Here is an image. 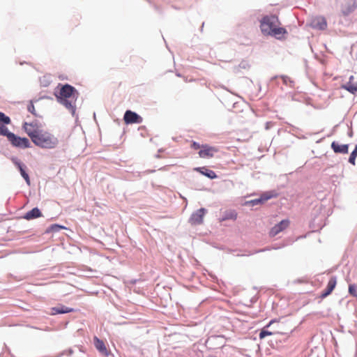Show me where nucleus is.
I'll return each mask as SVG.
<instances>
[{
    "label": "nucleus",
    "instance_id": "nucleus-23",
    "mask_svg": "<svg viewBox=\"0 0 357 357\" xmlns=\"http://www.w3.org/2000/svg\"><path fill=\"white\" fill-rule=\"evenodd\" d=\"M349 293L354 297L357 298V287L354 284H349Z\"/></svg>",
    "mask_w": 357,
    "mask_h": 357
},
{
    "label": "nucleus",
    "instance_id": "nucleus-11",
    "mask_svg": "<svg viewBox=\"0 0 357 357\" xmlns=\"http://www.w3.org/2000/svg\"><path fill=\"white\" fill-rule=\"evenodd\" d=\"M336 284H337V280H336L335 277H332L331 278H330V280L328 282L326 289L321 293L320 297L321 298H324L326 296H328V295H330L332 293V291H333V289H335Z\"/></svg>",
    "mask_w": 357,
    "mask_h": 357
},
{
    "label": "nucleus",
    "instance_id": "nucleus-22",
    "mask_svg": "<svg viewBox=\"0 0 357 357\" xmlns=\"http://www.w3.org/2000/svg\"><path fill=\"white\" fill-rule=\"evenodd\" d=\"M356 157H357V145L355 146L354 150L351 152V153L349 156V162L351 165H354Z\"/></svg>",
    "mask_w": 357,
    "mask_h": 357
},
{
    "label": "nucleus",
    "instance_id": "nucleus-28",
    "mask_svg": "<svg viewBox=\"0 0 357 357\" xmlns=\"http://www.w3.org/2000/svg\"><path fill=\"white\" fill-rule=\"evenodd\" d=\"M54 228H60V227L57 225H55L52 226V229H54Z\"/></svg>",
    "mask_w": 357,
    "mask_h": 357
},
{
    "label": "nucleus",
    "instance_id": "nucleus-5",
    "mask_svg": "<svg viewBox=\"0 0 357 357\" xmlns=\"http://www.w3.org/2000/svg\"><path fill=\"white\" fill-rule=\"evenodd\" d=\"M290 225V220L284 219L281 220L279 223L274 225L269 231L268 234L271 237L277 236L280 232L287 229Z\"/></svg>",
    "mask_w": 357,
    "mask_h": 357
},
{
    "label": "nucleus",
    "instance_id": "nucleus-12",
    "mask_svg": "<svg viewBox=\"0 0 357 357\" xmlns=\"http://www.w3.org/2000/svg\"><path fill=\"white\" fill-rule=\"evenodd\" d=\"M331 148L336 153H347L349 150L348 144H339L335 142L331 144Z\"/></svg>",
    "mask_w": 357,
    "mask_h": 357
},
{
    "label": "nucleus",
    "instance_id": "nucleus-4",
    "mask_svg": "<svg viewBox=\"0 0 357 357\" xmlns=\"http://www.w3.org/2000/svg\"><path fill=\"white\" fill-rule=\"evenodd\" d=\"M8 141L13 146L19 148L25 149L30 146V142L27 138L17 137L15 134H9Z\"/></svg>",
    "mask_w": 357,
    "mask_h": 357
},
{
    "label": "nucleus",
    "instance_id": "nucleus-2",
    "mask_svg": "<svg viewBox=\"0 0 357 357\" xmlns=\"http://www.w3.org/2000/svg\"><path fill=\"white\" fill-rule=\"evenodd\" d=\"M280 24L277 16L266 15L260 21V29L264 35L271 36L277 39H282L285 38L287 31L284 28L280 27Z\"/></svg>",
    "mask_w": 357,
    "mask_h": 357
},
{
    "label": "nucleus",
    "instance_id": "nucleus-9",
    "mask_svg": "<svg viewBox=\"0 0 357 357\" xmlns=\"http://www.w3.org/2000/svg\"><path fill=\"white\" fill-rule=\"evenodd\" d=\"M93 343L96 349L105 356H108L110 351L107 349L105 342L98 337H93Z\"/></svg>",
    "mask_w": 357,
    "mask_h": 357
},
{
    "label": "nucleus",
    "instance_id": "nucleus-24",
    "mask_svg": "<svg viewBox=\"0 0 357 357\" xmlns=\"http://www.w3.org/2000/svg\"><path fill=\"white\" fill-rule=\"evenodd\" d=\"M9 134H13V132H10L8 131V128L5 126H1V135L6 136L8 139Z\"/></svg>",
    "mask_w": 357,
    "mask_h": 357
},
{
    "label": "nucleus",
    "instance_id": "nucleus-26",
    "mask_svg": "<svg viewBox=\"0 0 357 357\" xmlns=\"http://www.w3.org/2000/svg\"><path fill=\"white\" fill-rule=\"evenodd\" d=\"M27 109H28V111L31 113H32L33 114L36 115V113H35V107L33 105V104L31 102L30 104L28 105L27 107Z\"/></svg>",
    "mask_w": 357,
    "mask_h": 357
},
{
    "label": "nucleus",
    "instance_id": "nucleus-25",
    "mask_svg": "<svg viewBox=\"0 0 357 357\" xmlns=\"http://www.w3.org/2000/svg\"><path fill=\"white\" fill-rule=\"evenodd\" d=\"M10 118L1 112V123H5V124H8V123H10Z\"/></svg>",
    "mask_w": 357,
    "mask_h": 357
},
{
    "label": "nucleus",
    "instance_id": "nucleus-18",
    "mask_svg": "<svg viewBox=\"0 0 357 357\" xmlns=\"http://www.w3.org/2000/svg\"><path fill=\"white\" fill-rule=\"evenodd\" d=\"M278 321L276 319H273L271 320L266 326H264L260 333H259V338L260 339H264L265 337L266 336H269V335H272L273 334H275V333H273V332H271V331H268L266 330L267 328H268L270 326H271L273 323L275 322H277Z\"/></svg>",
    "mask_w": 357,
    "mask_h": 357
},
{
    "label": "nucleus",
    "instance_id": "nucleus-19",
    "mask_svg": "<svg viewBox=\"0 0 357 357\" xmlns=\"http://www.w3.org/2000/svg\"><path fill=\"white\" fill-rule=\"evenodd\" d=\"M15 165L18 167L22 176L24 178V180L26 181V183L29 185H30V184H31L30 178H29V176L28 174L25 171V166L22 165L20 162H16Z\"/></svg>",
    "mask_w": 357,
    "mask_h": 357
},
{
    "label": "nucleus",
    "instance_id": "nucleus-14",
    "mask_svg": "<svg viewBox=\"0 0 357 357\" xmlns=\"http://www.w3.org/2000/svg\"><path fill=\"white\" fill-rule=\"evenodd\" d=\"M354 76L351 75L349 77V80L345 84L342 86V88L350 92L352 94H355L357 92V82L353 83Z\"/></svg>",
    "mask_w": 357,
    "mask_h": 357
},
{
    "label": "nucleus",
    "instance_id": "nucleus-6",
    "mask_svg": "<svg viewBox=\"0 0 357 357\" xmlns=\"http://www.w3.org/2000/svg\"><path fill=\"white\" fill-rule=\"evenodd\" d=\"M218 151V149L214 146H211L208 144L202 145V149L199 150L198 154L202 158H213Z\"/></svg>",
    "mask_w": 357,
    "mask_h": 357
},
{
    "label": "nucleus",
    "instance_id": "nucleus-1",
    "mask_svg": "<svg viewBox=\"0 0 357 357\" xmlns=\"http://www.w3.org/2000/svg\"><path fill=\"white\" fill-rule=\"evenodd\" d=\"M23 128L33 143L40 148L52 149L56 148L59 144L56 137L36 122L24 123Z\"/></svg>",
    "mask_w": 357,
    "mask_h": 357
},
{
    "label": "nucleus",
    "instance_id": "nucleus-8",
    "mask_svg": "<svg viewBox=\"0 0 357 357\" xmlns=\"http://www.w3.org/2000/svg\"><path fill=\"white\" fill-rule=\"evenodd\" d=\"M206 213V210L203 208L197 210L193 213L189 219V222L192 225H200L203 222L204 216Z\"/></svg>",
    "mask_w": 357,
    "mask_h": 357
},
{
    "label": "nucleus",
    "instance_id": "nucleus-3",
    "mask_svg": "<svg viewBox=\"0 0 357 357\" xmlns=\"http://www.w3.org/2000/svg\"><path fill=\"white\" fill-rule=\"evenodd\" d=\"M59 86H61V88L59 92L55 93L58 102L63 105L74 114L76 110V101L79 95L78 91L75 87L68 84L64 85L59 84Z\"/></svg>",
    "mask_w": 357,
    "mask_h": 357
},
{
    "label": "nucleus",
    "instance_id": "nucleus-16",
    "mask_svg": "<svg viewBox=\"0 0 357 357\" xmlns=\"http://www.w3.org/2000/svg\"><path fill=\"white\" fill-rule=\"evenodd\" d=\"M351 4H345L342 6V13L344 15H348L351 13L354 12L357 8V0H351Z\"/></svg>",
    "mask_w": 357,
    "mask_h": 357
},
{
    "label": "nucleus",
    "instance_id": "nucleus-10",
    "mask_svg": "<svg viewBox=\"0 0 357 357\" xmlns=\"http://www.w3.org/2000/svg\"><path fill=\"white\" fill-rule=\"evenodd\" d=\"M311 26L319 30H324L327 27V22L324 17H316L312 20Z\"/></svg>",
    "mask_w": 357,
    "mask_h": 357
},
{
    "label": "nucleus",
    "instance_id": "nucleus-15",
    "mask_svg": "<svg viewBox=\"0 0 357 357\" xmlns=\"http://www.w3.org/2000/svg\"><path fill=\"white\" fill-rule=\"evenodd\" d=\"M195 171L199 172L200 174L206 176V177H208L211 179L217 178V175L215 172H213V170H211L209 169H207L205 167H196V168H195Z\"/></svg>",
    "mask_w": 357,
    "mask_h": 357
},
{
    "label": "nucleus",
    "instance_id": "nucleus-21",
    "mask_svg": "<svg viewBox=\"0 0 357 357\" xmlns=\"http://www.w3.org/2000/svg\"><path fill=\"white\" fill-rule=\"evenodd\" d=\"M271 198V195H263L261 196L260 198L259 199H253V200H251L250 202V204L252 205V206H255V205H257V204H261V203H264V202L268 200L269 199Z\"/></svg>",
    "mask_w": 357,
    "mask_h": 357
},
{
    "label": "nucleus",
    "instance_id": "nucleus-27",
    "mask_svg": "<svg viewBox=\"0 0 357 357\" xmlns=\"http://www.w3.org/2000/svg\"><path fill=\"white\" fill-rule=\"evenodd\" d=\"M191 148L194 149H202V145H200L199 143L196 142H193L191 144Z\"/></svg>",
    "mask_w": 357,
    "mask_h": 357
},
{
    "label": "nucleus",
    "instance_id": "nucleus-20",
    "mask_svg": "<svg viewBox=\"0 0 357 357\" xmlns=\"http://www.w3.org/2000/svg\"><path fill=\"white\" fill-rule=\"evenodd\" d=\"M236 218H237V213L234 210H231V211L225 212V215L222 216L220 221H225V220H235Z\"/></svg>",
    "mask_w": 357,
    "mask_h": 357
},
{
    "label": "nucleus",
    "instance_id": "nucleus-7",
    "mask_svg": "<svg viewBox=\"0 0 357 357\" xmlns=\"http://www.w3.org/2000/svg\"><path fill=\"white\" fill-rule=\"evenodd\" d=\"M123 120L126 124L141 123L142 122V118L130 110H127L125 112Z\"/></svg>",
    "mask_w": 357,
    "mask_h": 357
},
{
    "label": "nucleus",
    "instance_id": "nucleus-17",
    "mask_svg": "<svg viewBox=\"0 0 357 357\" xmlns=\"http://www.w3.org/2000/svg\"><path fill=\"white\" fill-rule=\"evenodd\" d=\"M42 215L40 211L38 208H33L31 211H28L25 215L24 218L26 220H31L34 218H39Z\"/></svg>",
    "mask_w": 357,
    "mask_h": 357
},
{
    "label": "nucleus",
    "instance_id": "nucleus-13",
    "mask_svg": "<svg viewBox=\"0 0 357 357\" xmlns=\"http://www.w3.org/2000/svg\"><path fill=\"white\" fill-rule=\"evenodd\" d=\"M72 312H74V310L73 308L62 305L51 308V314L52 315H55L57 314H65Z\"/></svg>",
    "mask_w": 357,
    "mask_h": 357
}]
</instances>
